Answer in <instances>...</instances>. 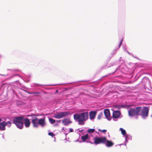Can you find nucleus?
I'll use <instances>...</instances> for the list:
<instances>
[{
	"label": "nucleus",
	"instance_id": "obj_3",
	"mask_svg": "<svg viewBox=\"0 0 152 152\" xmlns=\"http://www.w3.org/2000/svg\"><path fill=\"white\" fill-rule=\"evenodd\" d=\"M23 117L16 116L14 118L13 122L18 128L20 129H22L23 127Z\"/></svg>",
	"mask_w": 152,
	"mask_h": 152
},
{
	"label": "nucleus",
	"instance_id": "obj_9",
	"mask_svg": "<svg viewBox=\"0 0 152 152\" xmlns=\"http://www.w3.org/2000/svg\"><path fill=\"white\" fill-rule=\"evenodd\" d=\"M121 114V113L120 111H115L113 112V117L115 118H118L120 117Z\"/></svg>",
	"mask_w": 152,
	"mask_h": 152
},
{
	"label": "nucleus",
	"instance_id": "obj_10",
	"mask_svg": "<svg viewBox=\"0 0 152 152\" xmlns=\"http://www.w3.org/2000/svg\"><path fill=\"white\" fill-rule=\"evenodd\" d=\"M104 113L105 116L106 117L107 119L109 121L110 120L111 118L109 117L110 115L109 110L108 109L104 110Z\"/></svg>",
	"mask_w": 152,
	"mask_h": 152
},
{
	"label": "nucleus",
	"instance_id": "obj_1",
	"mask_svg": "<svg viewBox=\"0 0 152 152\" xmlns=\"http://www.w3.org/2000/svg\"><path fill=\"white\" fill-rule=\"evenodd\" d=\"M88 118V113L87 112L80 113L79 114L76 113L74 115V118L78 122V124L83 125L85 121Z\"/></svg>",
	"mask_w": 152,
	"mask_h": 152
},
{
	"label": "nucleus",
	"instance_id": "obj_26",
	"mask_svg": "<svg viewBox=\"0 0 152 152\" xmlns=\"http://www.w3.org/2000/svg\"><path fill=\"white\" fill-rule=\"evenodd\" d=\"M69 132H73V130L72 129L70 128Z\"/></svg>",
	"mask_w": 152,
	"mask_h": 152
},
{
	"label": "nucleus",
	"instance_id": "obj_28",
	"mask_svg": "<svg viewBox=\"0 0 152 152\" xmlns=\"http://www.w3.org/2000/svg\"><path fill=\"white\" fill-rule=\"evenodd\" d=\"M61 121V120H59V121H57V122H59V121Z\"/></svg>",
	"mask_w": 152,
	"mask_h": 152
},
{
	"label": "nucleus",
	"instance_id": "obj_5",
	"mask_svg": "<svg viewBox=\"0 0 152 152\" xmlns=\"http://www.w3.org/2000/svg\"><path fill=\"white\" fill-rule=\"evenodd\" d=\"M70 115V112L68 111L60 112L54 114L55 118L58 119L65 117Z\"/></svg>",
	"mask_w": 152,
	"mask_h": 152
},
{
	"label": "nucleus",
	"instance_id": "obj_14",
	"mask_svg": "<svg viewBox=\"0 0 152 152\" xmlns=\"http://www.w3.org/2000/svg\"><path fill=\"white\" fill-rule=\"evenodd\" d=\"M89 115L91 119L94 118L96 115V112L91 111Z\"/></svg>",
	"mask_w": 152,
	"mask_h": 152
},
{
	"label": "nucleus",
	"instance_id": "obj_25",
	"mask_svg": "<svg viewBox=\"0 0 152 152\" xmlns=\"http://www.w3.org/2000/svg\"><path fill=\"white\" fill-rule=\"evenodd\" d=\"M122 40L119 43V47L122 44Z\"/></svg>",
	"mask_w": 152,
	"mask_h": 152
},
{
	"label": "nucleus",
	"instance_id": "obj_20",
	"mask_svg": "<svg viewBox=\"0 0 152 152\" xmlns=\"http://www.w3.org/2000/svg\"><path fill=\"white\" fill-rule=\"evenodd\" d=\"M95 131L94 129H89L88 130V132L89 133H93Z\"/></svg>",
	"mask_w": 152,
	"mask_h": 152
},
{
	"label": "nucleus",
	"instance_id": "obj_15",
	"mask_svg": "<svg viewBox=\"0 0 152 152\" xmlns=\"http://www.w3.org/2000/svg\"><path fill=\"white\" fill-rule=\"evenodd\" d=\"M88 138V134H86L84 136H82L81 138L83 142H85Z\"/></svg>",
	"mask_w": 152,
	"mask_h": 152
},
{
	"label": "nucleus",
	"instance_id": "obj_18",
	"mask_svg": "<svg viewBox=\"0 0 152 152\" xmlns=\"http://www.w3.org/2000/svg\"><path fill=\"white\" fill-rule=\"evenodd\" d=\"M120 130L122 134L123 135H125L126 134V131L122 128H120Z\"/></svg>",
	"mask_w": 152,
	"mask_h": 152
},
{
	"label": "nucleus",
	"instance_id": "obj_12",
	"mask_svg": "<svg viewBox=\"0 0 152 152\" xmlns=\"http://www.w3.org/2000/svg\"><path fill=\"white\" fill-rule=\"evenodd\" d=\"M104 144H105L106 146L107 147H111L114 145V143L112 142L107 140L106 138Z\"/></svg>",
	"mask_w": 152,
	"mask_h": 152
},
{
	"label": "nucleus",
	"instance_id": "obj_6",
	"mask_svg": "<svg viewBox=\"0 0 152 152\" xmlns=\"http://www.w3.org/2000/svg\"><path fill=\"white\" fill-rule=\"evenodd\" d=\"M106 140L105 137H95L94 138V143L96 145L102 143L105 144Z\"/></svg>",
	"mask_w": 152,
	"mask_h": 152
},
{
	"label": "nucleus",
	"instance_id": "obj_23",
	"mask_svg": "<svg viewBox=\"0 0 152 152\" xmlns=\"http://www.w3.org/2000/svg\"><path fill=\"white\" fill-rule=\"evenodd\" d=\"M48 135L50 136H51L52 137H53L54 136V134L53 133L50 132L48 133Z\"/></svg>",
	"mask_w": 152,
	"mask_h": 152
},
{
	"label": "nucleus",
	"instance_id": "obj_27",
	"mask_svg": "<svg viewBox=\"0 0 152 152\" xmlns=\"http://www.w3.org/2000/svg\"><path fill=\"white\" fill-rule=\"evenodd\" d=\"M1 121H2L1 119V118H0V122H1Z\"/></svg>",
	"mask_w": 152,
	"mask_h": 152
},
{
	"label": "nucleus",
	"instance_id": "obj_2",
	"mask_svg": "<svg viewBox=\"0 0 152 152\" xmlns=\"http://www.w3.org/2000/svg\"><path fill=\"white\" fill-rule=\"evenodd\" d=\"M45 117L40 119H38L37 118L35 117L34 119L32 120V123L33 126L35 127H37L39 124L42 127L44 126L45 125Z\"/></svg>",
	"mask_w": 152,
	"mask_h": 152
},
{
	"label": "nucleus",
	"instance_id": "obj_21",
	"mask_svg": "<svg viewBox=\"0 0 152 152\" xmlns=\"http://www.w3.org/2000/svg\"><path fill=\"white\" fill-rule=\"evenodd\" d=\"M98 130L101 132L103 133L104 134H105V132H107V130L106 129L101 130L100 129H99Z\"/></svg>",
	"mask_w": 152,
	"mask_h": 152
},
{
	"label": "nucleus",
	"instance_id": "obj_24",
	"mask_svg": "<svg viewBox=\"0 0 152 152\" xmlns=\"http://www.w3.org/2000/svg\"><path fill=\"white\" fill-rule=\"evenodd\" d=\"M115 107L118 108H120L122 107L120 105H117Z\"/></svg>",
	"mask_w": 152,
	"mask_h": 152
},
{
	"label": "nucleus",
	"instance_id": "obj_22",
	"mask_svg": "<svg viewBox=\"0 0 152 152\" xmlns=\"http://www.w3.org/2000/svg\"><path fill=\"white\" fill-rule=\"evenodd\" d=\"M102 113H99L98 116L97 118L98 119H100L102 117Z\"/></svg>",
	"mask_w": 152,
	"mask_h": 152
},
{
	"label": "nucleus",
	"instance_id": "obj_16",
	"mask_svg": "<svg viewBox=\"0 0 152 152\" xmlns=\"http://www.w3.org/2000/svg\"><path fill=\"white\" fill-rule=\"evenodd\" d=\"M27 93L29 94H35V96H38L39 94H40V93L39 92H27Z\"/></svg>",
	"mask_w": 152,
	"mask_h": 152
},
{
	"label": "nucleus",
	"instance_id": "obj_7",
	"mask_svg": "<svg viewBox=\"0 0 152 152\" xmlns=\"http://www.w3.org/2000/svg\"><path fill=\"white\" fill-rule=\"evenodd\" d=\"M142 115L143 117H147L148 116L149 111V109L148 107H145L142 110H141Z\"/></svg>",
	"mask_w": 152,
	"mask_h": 152
},
{
	"label": "nucleus",
	"instance_id": "obj_8",
	"mask_svg": "<svg viewBox=\"0 0 152 152\" xmlns=\"http://www.w3.org/2000/svg\"><path fill=\"white\" fill-rule=\"evenodd\" d=\"M62 123L64 125L67 126L70 124L72 123V122L68 118H66L62 120Z\"/></svg>",
	"mask_w": 152,
	"mask_h": 152
},
{
	"label": "nucleus",
	"instance_id": "obj_11",
	"mask_svg": "<svg viewBox=\"0 0 152 152\" xmlns=\"http://www.w3.org/2000/svg\"><path fill=\"white\" fill-rule=\"evenodd\" d=\"M23 121L24 122V124L25 127H29L31 124V122L29 119L28 118H25L24 120H23Z\"/></svg>",
	"mask_w": 152,
	"mask_h": 152
},
{
	"label": "nucleus",
	"instance_id": "obj_13",
	"mask_svg": "<svg viewBox=\"0 0 152 152\" xmlns=\"http://www.w3.org/2000/svg\"><path fill=\"white\" fill-rule=\"evenodd\" d=\"M6 126V124L5 122L3 121L0 123V130L4 131L6 129L5 126Z\"/></svg>",
	"mask_w": 152,
	"mask_h": 152
},
{
	"label": "nucleus",
	"instance_id": "obj_17",
	"mask_svg": "<svg viewBox=\"0 0 152 152\" xmlns=\"http://www.w3.org/2000/svg\"><path fill=\"white\" fill-rule=\"evenodd\" d=\"M49 120L50 122V123L51 124H54L55 122L56 121L55 120L53 119L50 118L49 119Z\"/></svg>",
	"mask_w": 152,
	"mask_h": 152
},
{
	"label": "nucleus",
	"instance_id": "obj_19",
	"mask_svg": "<svg viewBox=\"0 0 152 152\" xmlns=\"http://www.w3.org/2000/svg\"><path fill=\"white\" fill-rule=\"evenodd\" d=\"M5 123L6 124V125L9 127H10L11 126L12 124V122L10 121H7V122H5Z\"/></svg>",
	"mask_w": 152,
	"mask_h": 152
},
{
	"label": "nucleus",
	"instance_id": "obj_4",
	"mask_svg": "<svg viewBox=\"0 0 152 152\" xmlns=\"http://www.w3.org/2000/svg\"><path fill=\"white\" fill-rule=\"evenodd\" d=\"M142 109L141 107H137L135 109L131 108L128 111V115L130 116L140 115Z\"/></svg>",
	"mask_w": 152,
	"mask_h": 152
}]
</instances>
